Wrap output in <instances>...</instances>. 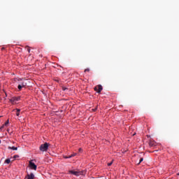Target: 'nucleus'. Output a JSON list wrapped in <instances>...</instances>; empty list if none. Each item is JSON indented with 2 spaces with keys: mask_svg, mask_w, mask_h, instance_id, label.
Listing matches in <instances>:
<instances>
[{
  "mask_svg": "<svg viewBox=\"0 0 179 179\" xmlns=\"http://www.w3.org/2000/svg\"><path fill=\"white\" fill-rule=\"evenodd\" d=\"M16 110V115L17 117H19L20 115V109H15Z\"/></svg>",
  "mask_w": 179,
  "mask_h": 179,
  "instance_id": "9",
  "label": "nucleus"
},
{
  "mask_svg": "<svg viewBox=\"0 0 179 179\" xmlns=\"http://www.w3.org/2000/svg\"><path fill=\"white\" fill-rule=\"evenodd\" d=\"M71 155L70 156H64V159H71Z\"/></svg>",
  "mask_w": 179,
  "mask_h": 179,
  "instance_id": "14",
  "label": "nucleus"
},
{
  "mask_svg": "<svg viewBox=\"0 0 179 179\" xmlns=\"http://www.w3.org/2000/svg\"><path fill=\"white\" fill-rule=\"evenodd\" d=\"M80 150H81V149L80 148V149H79V152H80Z\"/></svg>",
  "mask_w": 179,
  "mask_h": 179,
  "instance_id": "24",
  "label": "nucleus"
},
{
  "mask_svg": "<svg viewBox=\"0 0 179 179\" xmlns=\"http://www.w3.org/2000/svg\"><path fill=\"white\" fill-rule=\"evenodd\" d=\"M17 157H19V155H14V157H13L14 159H16Z\"/></svg>",
  "mask_w": 179,
  "mask_h": 179,
  "instance_id": "21",
  "label": "nucleus"
},
{
  "mask_svg": "<svg viewBox=\"0 0 179 179\" xmlns=\"http://www.w3.org/2000/svg\"><path fill=\"white\" fill-rule=\"evenodd\" d=\"M94 89L96 93H101V90H103V86H101V85H98L94 87Z\"/></svg>",
  "mask_w": 179,
  "mask_h": 179,
  "instance_id": "4",
  "label": "nucleus"
},
{
  "mask_svg": "<svg viewBox=\"0 0 179 179\" xmlns=\"http://www.w3.org/2000/svg\"><path fill=\"white\" fill-rule=\"evenodd\" d=\"M4 163H6V164H9V163H10V159H6Z\"/></svg>",
  "mask_w": 179,
  "mask_h": 179,
  "instance_id": "11",
  "label": "nucleus"
},
{
  "mask_svg": "<svg viewBox=\"0 0 179 179\" xmlns=\"http://www.w3.org/2000/svg\"><path fill=\"white\" fill-rule=\"evenodd\" d=\"M97 110V108H94V109H92V111H96Z\"/></svg>",
  "mask_w": 179,
  "mask_h": 179,
  "instance_id": "22",
  "label": "nucleus"
},
{
  "mask_svg": "<svg viewBox=\"0 0 179 179\" xmlns=\"http://www.w3.org/2000/svg\"><path fill=\"white\" fill-rule=\"evenodd\" d=\"M8 124H9V120H7L5 124H3V127H6V125H8Z\"/></svg>",
  "mask_w": 179,
  "mask_h": 179,
  "instance_id": "13",
  "label": "nucleus"
},
{
  "mask_svg": "<svg viewBox=\"0 0 179 179\" xmlns=\"http://www.w3.org/2000/svg\"><path fill=\"white\" fill-rule=\"evenodd\" d=\"M111 164H113V161L110 163H108V166H111Z\"/></svg>",
  "mask_w": 179,
  "mask_h": 179,
  "instance_id": "20",
  "label": "nucleus"
},
{
  "mask_svg": "<svg viewBox=\"0 0 179 179\" xmlns=\"http://www.w3.org/2000/svg\"><path fill=\"white\" fill-rule=\"evenodd\" d=\"M26 48H27V51H28V52H29V53H30V47H29V46H26Z\"/></svg>",
  "mask_w": 179,
  "mask_h": 179,
  "instance_id": "16",
  "label": "nucleus"
},
{
  "mask_svg": "<svg viewBox=\"0 0 179 179\" xmlns=\"http://www.w3.org/2000/svg\"><path fill=\"white\" fill-rule=\"evenodd\" d=\"M85 72H90V69H86L85 70Z\"/></svg>",
  "mask_w": 179,
  "mask_h": 179,
  "instance_id": "18",
  "label": "nucleus"
},
{
  "mask_svg": "<svg viewBox=\"0 0 179 179\" xmlns=\"http://www.w3.org/2000/svg\"><path fill=\"white\" fill-rule=\"evenodd\" d=\"M142 162H143V158L140 159L139 163L138 164H141V163H142Z\"/></svg>",
  "mask_w": 179,
  "mask_h": 179,
  "instance_id": "15",
  "label": "nucleus"
},
{
  "mask_svg": "<svg viewBox=\"0 0 179 179\" xmlns=\"http://www.w3.org/2000/svg\"><path fill=\"white\" fill-rule=\"evenodd\" d=\"M149 145L152 147L155 146V141H150L149 142Z\"/></svg>",
  "mask_w": 179,
  "mask_h": 179,
  "instance_id": "10",
  "label": "nucleus"
},
{
  "mask_svg": "<svg viewBox=\"0 0 179 179\" xmlns=\"http://www.w3.org/2000/svg\"><path fill=\"white\" fill-rule=\"evenodd\" d=\"M17 89L20 91V90H22V89H23V87L22 85H20V84H19L17 86Z\"/></svg>",
  "mask_w": 179,
  "mask_h": 179,
  "instance_id": "12",
  "label": "nucleus"
},
{
  "mask_svg": "<svg viewBox=\"0 0 179 179\" xmlns=\"http://www.w3.org/2000/svg\"><path fill=\"white\" fill-rule=\"evenodd\" d=\"M62 90H64V91L65 92V90H68V88H66V87H63V88H62Z\"/></svg>",
  "mask_w": 179,
  "mask_h": 179,
  "instance_id": "19",
  "label": "nucleus"
},
{
  "mask_svg": "<svg viewBox=\"0 0 179 179\" xmlns=\"http://www.w3.org/2000/svg\"><path fill=\"white\" fill-rule=\"evenodd\" d=\"M48 146H50V144L48 143H45L44 144L41 145L40 151L47 152V150H48Z\"/></svg>",
  "mask_w": 179,
  "mask_h": 179,
  "instance_id": "1",
  "label": "nucleus"
},
{
  "mask_svg": "<svg viewBox=\"0 0 179 179\" xmlns=\"http://www.w3.org/2000/svg\"><path fill=\"white\" fill-rule=\"evenodd\" d=\"M19 100H20V96H14L9 99L10 102L12 103V104H13V103H15V101H19Z\"/></svg>",
  "mask_w": 179,
  "mask_h": 179,
  "instance_id": "5",
  "label": "nucleus"
},
{
  "mask_svg": "<svg viewBox=\"0 0 179 179\" xmlns=\"http://www.w3.org/2000/svg\"><path fill=\"white\" fill-rule=\"evenodd\" d=\"M29 167L31 169V170H37V165H36V164L31 161H29Z\"/></svg>",
  "mask_w": 179,
  "mask_h": 179,
  "instance_id": "3",
  "label": "nucleus"
},
{
  "mask_svg": "<svg viewBox=\"0 0 179 179\" xmlns=\"http://www.w3.org/2000/svg\"><path fill=\"white\" fill-rule=\"evenodd\" d=\"M76 155V153H73V154L71 155L70 156H71V157H75Z\"/></svg>",
  "mask_w": 179,
  "mask_h": 179,
  "instance_id": "17",
  "label": "nucleus"
},
{
  "mask_svg": "<svg viewBox=\"0 0 179 179\" xmlns=\"http://www.w3.org/2000/svg\"><path fill=\"white\" fill-rule=\"evenodd\" d=\"M20 85L22 86V87H26V86H27V83L22 81V83H20Z\"/></svg>",
  "mask_w": 179,
  "mask_h": 179,
  "instance_id": "7",
  "label": "nucleus"
},
{
  "mask_svg": "<svg viewBox=\"0 0 179 179\" xmlns=\"http://www.w3.org/2000/svg\"><path fill=\"white\" fill-rule=\"evenodd\" d=\"M25 178L34 179V173L27 174V176Z\"/></svg>",
  "mask_w": 179,
  "mask_h": 179,
  "instance_id": "6",
  "label": "nucleus"
},
{
  "mask_svg": "<svg viewBox=\"0 0 179 179\" xmlns=\"http://www.w3.org/2000/svg\"><path fill=\"white\" fill-rule=\"evenodd\" d=\"M2 128H3V126H2L1 127H0V129H2Z\"/></svg>",
  "mask_w": 179,
  "mask_h": 179,
  "instance_id": "23",
  "label": "nucleus"
},
{
  "mask_svg": "<svg viewBox=\"0 0 179 179\" xmlns=\"http://www.w3.org/2000/svg\"><path fill=\"white\" fill-rule=\"evenodd\" d=\"M0 143H1V140H0Z\"/></svg>",
  "mask_w": 179,
  "mask_h": 179,
  "instance_id": "25",
  "label": "nucleus"
},
{
  "mask_svg": "<svg viewBox=\"0 0 179 179\" xmlns=\"http://www.w3.org/2000/svg\"><path fill=\"white\" fill-rule=\"evenodd\" d=\"M69 173L70 174H73V176H76V177H79V176H85V173L83 171H69Z\"/></svg>",
  "mask_w": 179,
  "mask_h": 179,
  "instance_id": "2",
  "label": "nucleus"
},
{
  "mask_svg": "<svg viewBox=\"0 0 179 179\" xmlns=\"http://www.w3.org/2000/svg\"><path fill=\"white\" fill-rule=\"evenodd\" d=\"M8 149H10V150H17V147H15V146L10 147V146H9V147L8 148Z\"/></svg>",
  "mask_w": 179,
  "mask_h": 179,
  "instance_id": "8",
  "label": "nucleus"
}]
</instances>
